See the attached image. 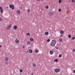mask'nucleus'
I'll list each match as a JSON object with an SVG mask.
<instances>
[{"label": "nucleus", "mask_w": 75, "mask_h": 75, "mask_svg": "<svg viewBox=\"0 0 75 75\" xmlns=\"http://www.w3.org/2000/svg\"><path fill=\"white\" fill-rule=\"evenodd\" d=\"M60 33L61 34H62L64 33V31H63V30H61L60 31Z\"/></svg>", "instance_id": "16"}, {"label": "nucleus", "mask_w": 75, "mask_h": 75, "mask_svg": "<svg viewBox=\"0 0 75 75\" xmlns=\"http://www.w3.org/2000/svg\"><path fill=\"white\" fill-rule=\"evenodd\" d=\"M59 58H61L62 57V55L60 54L59 55Z\"/></svg>", "instance_id": "19"}, {"label": "nucleus", "mask_w": 75, "mask_h": 75, "mask_svg": "<svg viewBox=\"0 0 75 75\" xmlns=\"http://www.w3.org/2000/svg\"><path fill=\"white\" fill-rule=\"evenodd\" d=\"M5 60L6 61H8V58L7 57H6L5 58Z\"/></svg>", "instance_id": "13"}, {"label": "nucleus", "mask_w": 75, "mask_h": 75, "mask_svg": "<svg viewBox=\"0 0 75 75\" xmlns=\"http://www.w3.org/2000/svg\"><path fill=\"white\" fill-rule=\"evenodd\" d=\"M15 42H16V43H19V40H18V39H16L15 40Z\"/></svg>", "instance_id": "7"}, {"label": "nucleus", "mask_w": 75, "mask_h": 75, "mask_svg": "<svg viewBox=\"0 0 75 75\" xmlns=\"http://www.w3.org/2000/svg\"><path fill=\"white\" fill-rule=\"evenodd\" d=\"M19 9H20V10H21V9H22L21 7H19Z\"/></svg>", "instance_id": "34"}, {"label": "nucleus", "mask_w": 75, "mask_h": 75, "mask_svg": "<svg viewBox=\"0 0 75 75\" xmlns=\"http://www.w3.org/2000/svg\"><path fill=\"white\" fill-rule=\"evenodd\" d=\"M73 72L74 73V74H75V70H74L73 71Z\"/></svg>", "instance_id": "35"}, {"label": "nucleus", "mask_w": 75, "mask_h": 75, "mask_svg": "<svg viewBox=\"0 0 75 75\" xmlns=\"http://www.w3.org/2000/svg\"><path fill=\"white\" fill-rule=\"evenodd\" d=\"M24 47H25L24 46H23V48H24Z\"/></svg>", "instance_id": "41"}, {"label": "nucleus", "mask_w": 75, "mask_h": 75, "mask_svg": "<svg viewBox=\"0 0 75 75\" xmlns=\"http://www.w3.org/2000/svg\"><path fill=\"white\" fill-rule=\"evenodd\" d=\"M56 49H58V47H56Z\"/></svg>", "instance_id": "39"}, {"label": "nucleus", "mask_w": 75, "mask_h": 75, "mask_svg": "<svg viewBox=\"0 0 75 75\" xmlns=\"http://www.w3.org/2000/svg\"><path fill=\"white\" fill-rule=\"evenodd\" d=\"M60 36H61V37H63V35H61Z\"/></svg>", "instance_id": "38"}, {"label": "nucleus", "mask_w": 75, "mask_h": 75, "mask_svg": "<svg viewBox=\"0 0 75 75\" xmlns=\"http://www.w3.org/2000/svg\"><path fill=\"white\" fill-rule=\"evenodd\" d=\"M49 16H54V13L52 12H50L48 14Z\"/></svg>", "instance_id": "4"}, {"label": "nucleus", "mask_w": 75, "mask_h": 75, "mask_svg": "<svg viewBox=\"0 0 75 75\" xmlns=\"http://www.w3.org/2000/svg\"><path fill=\"white\" fill-rule=\"evenodd\" d=\"M30 40L31 41H34V39L33 38H30Z\"/></svg>", "instance_id": "20"}, {"label": "nucleus", "mask_w": 75, "mask_h": 75, "mask_svg": "<svg viewBox=\"0 0 75 75\" xmlns=\"http://www.w3.org/2000/svg\"><path fill=\"white\" fill-rule=\"evenodd\" d=\"M58 11H61V9H59L58 10Z\"/></svg>", "instance_id": "31"}, {"label": "nucleus", "mask_w": 75, "mask_h": 75, "mask_svg": "<svg viewBox=\"0 0 75 75\" xmlns=\"http://www.w3.org/2000/svg\"><path fill=\"white\" fill-rule=\"evenodd\" d=\"M48 7H49V6H45L46 8H47V9H48Z\"/></svg>", "instance_id": "22"}, {"label": "nucleus", "mask_w": 75, "mask_h": 75, "mask_svg": "<svg viewBox=\"0 0 75 75\" xmlns=\"http://www.w3.org/2000/svg\"><path fill=\"white\" fill-rule=\"evenodd\" d=\"M75 37H73L72 38V40H75Z\"/></svg>", "instance_id": "21"}, {"label": "nucleus", "mask_w": 75, "mask_h": 75, "mask_svg": "<svg viewBox=\"0 0 75 75\" xmlns=\"http://www.w3.org/2000/svg\"><path fill=\"white\" fill-rule=\"evenodd\" d=\"M58 60L57 59H55L54 60V62H58Z\"/></svg>", "instance_id": "18"}, {"label": "nucleus", "mask_w": 75, "mask_h": 75, "mask_svg": "<svg viewBox=\"0 0 75 75\" xmlns=\"http://www.w3.org/2000/svg\"><path fill=\"white\" fill-rule=\"evenodd\" d=\"M27 52H28V51H26Z\"/></svg>", "instance_id": "42"}, {"label": "nucleus", "mask_w": 75, "mask_h": 75, "mask_svg": "<svg viewBox=\"0 0 75 75\" xmlns=\"http://www.w3.org/2000/svg\"><path fill=\"white\" fill-rule=\"evenodd\" d=\"M68 37L69 38H71V36L70 35H69Z\"/></svg>", "instance_id": "26"}, {"label": "nucleus", "mask_w": 75, "mask_h": 75, "mask_svg": "<svg viewBox=\"0 0 75 75\" xmlns=\"http://www.w3.org/2000/svg\"><path fill=\"white\" fill-rule=\"evenodd\" d=\"M72 3H75V0H73L71 1Z\"/></svg>", "instance_id": "28"}, {"label": "nucleus", "mask_w": 75, "mask_h": 75, "mask_svg": "<svg viewBox=\"0 0 75 75\" xmlns=\"http://www.w3.org/2000/svg\"><path fill=\"white\" fill-rule=\"evenodd\" d=\"M73 51L74 52H75V49H74L73 50Z\"/></svg>", "instance_id": "32"}, {"label": "nucleus", "mask_w": 75, "mask_h": 75, "mask_svg": "<svg viewBox=\"0 0 75 75\" xmlns=\"http://www.w3.org/2000/svg\"><path fill=\"white\" fill-rule=\"evenodd\" d=\"M6 8L7 9H8V6H7L6 7Z\"/></svg>", "instance_id": "37"}, {"label": "nucleus", "mask_w": 75, "mask_h": 75, "mask_svg": "<svg viewBox=\"0 0 75 75\" xmlns=\"http://www.w3.org/2000/svg\"><path fill=\"white\" fill-rule=\"evenodd\" d=\"M26 44L28 45H30L31 44V43L30 41H28L26 42Z\"/></svg>", "instance_id": "5"}, {"label": "nucleus", "mask_w": 75, "mask_h": 75, "mask_svg": "<svg viewBox=\"0 0 75 75\" xmlns=\"http://www.w3.org/2000/svg\"><path fill=\"white\" fill-rule=\"evenodd\" d=\"M1 20H2V19L1 18H0V21H1Z\"/></svg>", "instance_id": "33"}, {"label": "nucleus", "mask_w": 75, "mask_h": 75, "mask_svg": "<svg viewBox=\"0 0 75 75\" xmlns=\"http://www.w3.org/2000/svg\"><path fill=\"white\" fill-rule=\"evenodd\" d=\"M20 71L21 72H23V70H22V69H20Z\"/></svg>", "instance_id": "30"}, {"label": "nucleus", "mask_w": 75, "mask_h": 75, "mask_svg": "<svg viewBox=\"0 0 75 75\" xmlns=\"http://www.w3.org/2000/svg\"><path fill=\"white\" fill-rule=\"evenodd\" d=\"M37 0V1H40V0Z\"/></svg>", "instance_id": "43"}, {"label": "nucleus", "mask_w": 75, "mask_h": 75, "mask_svg": "<svg viewBox=\"0 0 75 75\" xmlns=\"http://www.w3.org/2000/svg\"><path fill=\"white\" fill-rule=\"evenodd\" d=\"M54 71L56 73H58L60 71V70L59 69L56 68L54 69Z\"/></svg>", "instance_id": "2"}, {"label": "nucleus", "mask_w": 75, "mask_h": 75, "mask_svg": "<svg viewBox=\"0 0 75 75\" xmlns=\"http://www.w3.org/2000/svg\"><path fill=\"white\" fill-rule=\"evenodd\" d=\"M41 0L42 1V0Z\"/></svg>", "instance_id": "45"}, {"label": "nucleus", "mask_w": 75, "mask_h": 75, "mask_svg": "<svg viewBox=\"0 0 75 75\" xmlns=\"http://www.w3.org/2000/svg\"><path fill=\"white\" fill-rule=\"evenodd\" d=\"M59 41V42H62V39L61 38H60Z\"/></svg>", "instance_id": "10"}, {"label": "nucleus", "mask_w": 75, "mask_h": 75, "mask_svg": "<svg viewBox=\"0 0 75 75\" xmlns=\"http://www.w3.org/2000/svg\"><path fill=\"white\" fill-rule=\"evenodd\" d=\"M0 9L1 10V13H3V8L1 7H0Z\"/></svg>", "instance_id": "6"}, {"label": "nucleus", "mask_w": 75, "mask_h": 75, "mask_svg": "<svg viewBox=\"0 0 75 75\" xmlns=\"http://www.w3.org/2000/svg\"><path fill=\"white\" fill-rule=\"evenodd\" d=\"M29 52H30V53H31L33 52V51L32 50L30 49L29 50Z\"/></svg>", "instance_id": "15"}, {"label": "nucleus", "mask_w": 75, "mask_h": 75, "mask_svg": "<svg viewBox=\"0 0 75 75\" xmlns=\"http://www.w3.org/2000/svg\"><path fill=\"white\" fill-rule=\"evenodd\" d=\"M11 25H9L8 26V28H7V29H8V30H9V29H10V28H11Z\"/></svg>", "instance_id": "8"}, {"label": "nucleus", "mask_w": 75, "mask_h": 75, "mask_svg": "<svg viewBox=\"0 0 75 75\" xmlns=\"http://www.w3.org/2000/svg\"><path fill=\"white\" fill-rule=\"evenodd\" d=\"M68 8V9H69V8Z\"/></svg>", "instance_id": "44"}, {"label": "nucleus", "mask_w": 75, "mask_h": 75, "mask_svg": "<svg viewBox=\"0 0 75 75\" xmlns=\"http://www.w3.org/2000/svg\"><path fill=\"white\" fill-rule=\"evenodd\" d=\"M27 35H30V33H28L26 34Z\"/></svg>", "instance_id": "24"}, {"label": "nucleus", "mask_w": 75, "mask_h": 75, "mask_svg": "<svg viewBox=\"0 0 75 75\" xmlns=\"http://www.w3.org/2000/svg\"><path fill=\"white\" fill-rule=\"evenodd\" d=\"M17 26L16 25L14 26V30H16V29H17Z\"/></svg>", "instance_id": "14"}, {"label": "nucleus", "mask_w": 75, "mask_h": 75, "mask_svg": "<svg viewBox=\"0 0 75 75\" xmlns=\"http://www.w3.org/2000/svg\"><path fill=\"white\" fill-rule=\"evenodd\" d=\"M31 75H34V73H31Z\"/></svg>", "instance_id": "36"}, {"label": "nucleus", "mask_w": 75, "mask_h": 75, "mask_svg": "<svg viewBox=\"0 0 75 75\" xmlns=\"http://www.w3.org/2000/svg\"><path fill=\"white\" fill-rule=\"evenodd\" d=\"M47 42H50V39H47Z\"/></svg>", "instance_id": "29"}, {"label": "nucleus", "mask_w": 75, "mask_h": 75, "mask_svg": "<svg viewBox=\"0 0 75 75\" xmlns=\"http://www.w3.org/2000/svg\"><path fill=\"white\" fill-rule=\"evenodd\" d=\"M33 67H35V64H33Z\"/></svg>", "instance_id": "25"}, {"label": "nucleus", "mask_w": 75, "mask_h": 75, "mask_svg": "<svg viewBox=\"0 0 75 75\" xmlns=\"http://www.w3.org/2000/svg\"><path fill=\"white\" fill-rule=\"evenodd\" d=\"M16 12L17 13H18V14H20V11L19 10H18Z\"/></svg>", "instance_id": "12"}, {"label": "nucleus", "mask_w": 75, "mask_h": 75, "mask_svg": "<svg viewBox=\"0 0 75 75\" xmlns=\"http://www.w3.org/2000/svg\"><path fill=\"white\" fill-rule=\"evenodd\" d=\"M2 46L1 45H0V47L1 48V47Z\"/></svg>", "instance_id": "40"}, {"label": "nucleus", "mask_w": 75, "mask_h": 75, "mask_svg": "<svg viewBox=\"0 0 75 75\" xmlns=\"http://www.w3.org/2000/svg\"><path fill=\"white\" fill-rule=\"evenodd\" d=\"M56 43V41L54 40H53L51 43V45L52 46V47H54L55 46V45Z\"/></svg>", "instance_id": "1"}, {"label": "nucleus", "mask_w": 75, "mask_h": 75, "mask_svg": "<svg viewBox=\"0 0 75 75\" xmlns=\"http://www.w3.org/2000/svg\"><path fill=\"white\" fill-rule=\"evenodd\" d=\"M9 7L11 8H12V10H13L14 9V5H12L11 4H10L9 5Z\"/></svg>", "instance_id": "3"}, {"label": "nucleus", "mask_w": 75, "mask_h": 75, "mask_svg": "<svg viewBox=\"0 0 75 75\" xmlns=\"http://www.w3.org/2000/svg\"><path fill=\"white\" fill-rule=\"evenodd\" d=\"M30 10L28 9L27 10V12H28V13H29V12H30Z\"/></svg>", "instance_id": "27"}, {"label": "nucleus", "mask_w": 75, "mask_h": 75, "mask_svg": "<svg viewBox=\"0 0 75 75\" xmlns=\"http://www.w3.org/2000/svg\"><path fill=\"white\" fill-rule=\"evenodd\" d=\"M39 51H38V50H35V52H36V53H38Z\"/></svg>", "instance_id": "17"}, {"label": "nucleus", "mask_w": 75, "mask_h": 75, "mask_svg": "<svg viewBox=\"0 0 75 75\" xmlns=\"http://www.w3.org/2000/svg\"><path fill=\"white\" fill-rule=\"evenodd\" d=\"M45 34L46 35H48L49 34V33H48V32H46L45 33Z\"/></svg>", "instance_id": "9"}, {"label": "nucleus", "mask_w": 75, "mask_h": 75, "mask_svg": "<svg viewBox=\"0 0 75 75\" xmlns=\"http://www.w3.org/2000/svg\"><path fill=\"white\" fill-rule=\"evenodd\" d=\"M50 54H52L54 53V51L52 50H50Z\"/></svg>", "instance_id": "11"}, {"label": "nucleus", "mask_w": 75, "mask_h": 75, "mask_svg": "<svg viewBox=\"0 0 75 75\" xmlns=\"http://www.w3.org/2000/svg\"><path fill=\"white\" fill-rule=\"evenodd\" d=\"M62 1V0H59V3H61V1Z\"/></svg>", "instance_id": "23"}]
</instances>
